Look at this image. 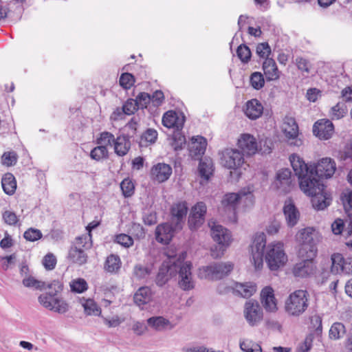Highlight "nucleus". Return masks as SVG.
I'll return each instance as SVG.
<instances>
[{"label": "nucleus", "mask_w": 352, "mask_h": 352, "mask_svg": "<svg viewBox=\"0 0 352 352\" xmlns=\"http://www.w3.org/2000/svg\"><path fill=\"white\" fill-rule=\"evenodd\" d=\"M289 161L299 182L309 178L313 182L318 180L320 183H323V179L331 178L336 170V164L330 157H323L317 164L309 165L300 156L292 154Z\"/></svg>", "instance_id": "f257e3e1"}, {"label": "nucleus", "mask_w": 352, "mask_h": 352, "mask_svg": "<svg viewBox=\"0 0 352 352\" xmlns=\"http://www.w3.org/2000/svg\"><path fill=\"white\" fill-rule=\"evenodd\" d=\"M191 268L190 263H184L179 260L177 261H164L159 268L155 282L158 287H162L171 278L178 275V284L180 288L184 291H189L195 287Z\"/></svg>", "instance_id": "f03ea898"}, {"label": "nucleus", "mask_w": 352, "mask_h": 352, "mask_svg": "<svg viewBox=\"0 0 352 352\" xmlns=\"http://www.w3.org/2000/svg\"><path fill=\"white\" fill-rule=\"evenodd\" d=\"M300 190L307 195L311 197L313 207L317 210H322L329 206L331 202V195L324 190V185L318 180L314 183L310 179H302L299 182Z\"/></svg>", "instance_id": "7ed1b4c3"}, {"label": "nucleus", "mask_w": 352, "mask_h": 352, "mask_svg": "<svg viewBox=\"0 0 352 352\" xmlns=\"http://www.w3.org/2000/svg\"><path fill=\"white\" fill-rule=\"evenodd\" d=\"M296 241L299 245V257H316L317 254L316 245L319 241L318 233L313 228L301 229L296 235Z\"/></svg>", "instance_id": "20e7f679"}, {"label": "nucleus", "mask_w": 352, "mask_h": 352, "mask_svg": "<svg viewBox=\"0 0 352 352\" xmlns=\"http://www.w3.org/2000/svg\"><path fill=\"white\" fill-rule=\"evenodd\" d=\"M221 163L224 167L233 170L230 174L231 179L239 181L242 175L241 167L244 163L243 153L236 148H226L221 153Z\"/></svg>", "instance_id": "39448f33"}, {"label": "nucleus", "mask_w": 352, "mask_h": 352, "mask_svg": "<svg viewBox=\"0 0 352 352\" xmlns=\"http://www.w3.org/2000/svg\"><path fill=\"white\" fill-rule=\"evenodd\" d=\"M309 296L307 290L298 289L292 292L285 301V311L290 316H300L309 306Z\"/></svg>", "instance_id": "423d86ee"}, {"label": "nucleus", "mask_w": 352, "mask_h": 352, "mask_svg": "<svg viewBox=\"0 0 352 352\" xmlns=\"http://www.w3.org/2000/svg\"><path fill=\"white\" fill-rule=\"evenodd\" d=\"M211 236L217 243L211 248V256L214 258L221 257L231 241L230 231L221 225H214L211 228Z\"/></svg>", "instance_id": "0eeeda50"}, {"label": "nucleus", "mask_w": 352, "mask_h": 352, "mask_svg": "<svg viewBox=\"0 0 352 352\" xmlns=\"http://www.w3.org/2000/svg\"><path fill=\"white\" fill-rule=\"evenodd\" d=\"M265 260L272 271L279 269L287 261V256L283 250L282 243L269 244L266 248Z\"/></svg>", "instance_id": "6e6552de"}, {"label": "nucleus", "mask_w": 352, "mask_h": 352, "mask_svg": "<svg viewBox=\"0 0 352 352\" xmlns=\"http://www.w3.org/2000/svg\"><path fill=\"white\" fill-rule=\"evenodd\" d=\"M232 270L233 265L231 263H213L200 268L199 276L201 278L217 280L227 276Z\"/></svg>", "instance_id": "1a4fd4ad"}, {"label": "nucleus", "mask_w": 352, "mask_h": 352, "mask_svg": "<svg viewBox=\"0 0 352 352\" xmlns=\"http://www.w3.org/2000/svg\"><path fill=\"white\" fill-rule=\"evenodd\" d=\"M207 207L204 202L199 201L193 206L188 217V226L190 230L199 229L205 222Z\"/></svg>", "instance_id": "9d476101"}, {"label": "nucleus", "mask_w": 352, "mask_h": 352, "mask_svg": "<svg viewBox=\"0 0 352 352\" xmlns=\"http://www.w3.org/2000/svg\"><path fill=\"white\" fill-rule=\"evenodd\" d=\"M243 314L248 323L252 326H256L263 318V309L256 300H247L244 305Z\"/></svg>", "instance_id": "9b49d317"}, {"label": "nucleus", "mask_w": 352, "mask_h": 352, "mask_svg": "<svg viewBox=\"0 0 352 352\" xmlns=\"http://www.w3.org/2000/svg\"><path fill=\"white\" fill-rule=\"evenodd\" d=\"M188 211L186 201L174 203L170 208V221L177 230H182Z\"/></svg>", "instance_id": "f8f14e48"}, {"label": "nucleus", "mask_w": 352, "mask_h": 352, "mask_svg": "<svg viewBox=\"0 0 352 352\" xmlns=\"http://www.w3.org/2000/svg\"><path fill=\"white\" fill-rule=\"evenodd\" d=\"M282 131L290 146L299 147L302 144V140L298 138V126L294 118L287 116L285 118Z\"/></svg>", "instance_id": "ddd939ff"}, {"label": "nucleus", "mask_w": 352, "mask_h": 352, "mask_svg": "<svg viewBox=\"0 0 352 352\" xmlns=\"http://www.w3.org/2000/svg\"><path fill=\"white\" fill-rule=\"evenodd\" d=\"M54 296H50L49 292L45 294H41L38 296V302L44 307L53 310L59 314H64L69 309L68 304L62 298H55L52 300Z\"/></svg>", "instance_id": "4468645a"}, {"label": "nucleus", "mask_w": 352, "mask_h": 352, "mask_svg": "<svg viewBox=\"0 0 352 352\" xmlns=\"http://www.w3.org/2000/svg\"><path fill=\"white\" fill-rule=\"evenodd\" d=\"M302 260L297 263L293 267L292 272L294 276L305 278L314 274L316 270L314 262L315 257H300Z\"/></svg>", "instance_id": "2eb2a0df"}, {"label": "nucleus", "mask_w": 352, "mask_h": 352, "mask_svg": "<svg viewBox=\"0 0 352 352\" xmlns=\"http://www.w3.org/2000/svg\"><path fill=\"white\" fill-rule=\"evenodd\" d=\"M181 230L175 228V224L171 222L159 224L155 228V239L157 242L168 245L172 240L175 233Z\"/></svg>", "instance_id": "dca6fc26"}, {"label": "nucleus", "mask_w": 352, "mask_h": 352, "mask_svg": "<svg viewBox=\"0 0 352 352\" xmlns=\"http://www.w3.org/2000/svg\"><path fill=\"white\" fill-rule=\"evenodd\" d=\"M334 132V126L331 121L321 119L316 122L313 126V133L320 140H329Z\"/></svg>", "instance_id": "f3484780"}, {"label": "nucleus", "mask_w": 352, "mask_h": 352, "mask_svg": "<svg viewBox=\"0 0 352 352\" xmlns=\"http://www.w3.org/2000/svg\"><path fill=\"white\" fill-rule=\"evenodd\" d=\"M283 212L289 227H294L300 219V212L292 199L285 201Z\"/></svg>", "instance_id": "a211bd4d"}, {"label": "nucleus", "mask_w": 352, "mask_h": 352, "mask_svg": "<svg viewBox=\"0 0 352 352\" xmlns=\"http://www.w3.org/2000/svg\"><path fill=\"white\" fill-rule=\"evenodd\" d=\"M238 146L244 155H252L258 151L256 140L250 134H243L238 140Z\"/></svg>", "instance_id": "6ab92c4d"}, {"label": "nucleus", "mask_w": 352, "mask_h": 352, "mask_svg": "<svg viewBox=\"0 0 352 352\" xmlns=\"http://www.w3.org/2000/svg\"><path fill=\"white\" fill-rule=\"evenodd\" d=\"M172 174V168L165 163H158L153 166L151 170L152 178L160 183L168 180Z\"/></svg>", "instance_id": "aec40b11"}, {"label": "nucleus", "mask_w": 352, "mask_h": 352, "mask_svg": "<svg viewBox=\"0 0 352 352\" xmlns=\"http://www.w3.org/2000/svg\"><path fill=\"white\" fill-rule=\"evenodd\" d=\"M261 300L267 311L274 312L277 310L276 300L271 287H265L261 290Z\"/></svg>", "instance_id": "412c9836"}, {"label": "nucleus", "mask_w": 352, "mask_h": 352, "mask_svg": "<svg viewBox=\"0 0 352 352\" xmlns=\"http://www.w3.org/2000/svg\"><path fill=\"white\" fill-rule=\"evenodd\" d=\"M262 68L267 81H275L279 79L281 72L273 58L265 59Z\"/></svg>", "instance_id": "4be33fe9"}, {"label": "nucleus", "mask_w": 352, "mask_h": 352, "mask_svg": "<svg viewBox=\"0 0 352 352\" xmlns=\"http://www.w3.org/2000/svg\"><path fill=\"white\" fill-rule=\"evenodd\" d=\"M234 295L244 298H248L256 292V285L252 282L243 283L235 282L234 283Z\"/></svg>", "instance_id": "5701e85b"}, {"label": "nucleus", "mask_w": 352, "mask_h": 352, "mask_svg": "<svg viewBox=\"0 0 352 352\" xmlns=\"http://www.w3.org/2000/svg\"><path fill=\"white\" fill-rule=\"evenodd\" d=\"M263 107L257 99H252L247 102L245 114L251 120L258 118L263 113Z\"/></svg>", "instance_id": "b1692460"}, {"label": "nucleus", "mask_w": 352, "mask_h": 352, "mask_svg": "<svg viewBox=\"0 0 352 352\" xmlns=\"http://www.w3.org/2000/svg\"><path fill=\"white\" fill-rule=\"evenodd\" d=\"M291 175L292 173L288 168L279 170L276 174V187L282 188L284 192L289 190L292 184Z\"/></svg>", "instance_id": "393cba45"}, {"label": "nucleus", "mask_w": 352, "mask_h": 352, "mask_svg": "<svg viewBox=\"0 0 352 352\" xmlns=\"http://www.w3.org/2000/svg\"><path fill=\"white\" fill-rule=\"evenodd\" d=\"M129 134L119 135L114 144L115 153L118 156H124L131 148Z\"/></svg>", "instance_id": "a878e982"}, {"label": "nucleus", "mask_w": 352, "mask_h": 352, "mask_svg": "<svg viewBox=\"0 0 352 352\" xmlns=\"http://www.w3.org/2000/svg\"><path fill=\"white\" fill-rule=\"evenodd\" d=\"M157 131L154 129H147L140 137L135 140L140 148L153 144L157 139Z\"/></svg>", "instance_id": "bb28decb"}, {"label": "nucleus", "mask_w": 352, "mask_h": 352, "mask_svg": "<svg viewBox=\"0 0 352 352\" xmlns=\"http://www.w3.org/2000/svg\"><path fill=\"white\" fill-rule=\"evenodd\" d=\"M68 258L73 263L81 265L87 262V255L81 247H77L74 245L69 250Z\"/></svg>", "instance_id": "cd10ccee"}, {"label": "nucleus", "mask_w": 352, "mask_h": 352, "mask_svg": "<svg viewBox=\"0 0 352 352\" xmlns=\"http://www.w3.org/2000/svg\"><path fill=\"white\" fill-rule=\"evenodd\" d=\"M152 297L151 289L146 286L138 289L133 296L134 302L138 305H144L150 302Z\"/></svg>", "instance_id": "c85d7f7f"}, {"label": "nucleus", "mask_w": 352, "mask_h": 352, "mask_svg": "<svg viewBox=\"0 0 352 352\" xmlns=\"http://www.w3.org/2000/svg\"><path fill=\"white\" fill-rule=\"evenodd\" d=\"M1 184L6 194L8 195L14 194L16 189V181L12 173H8L4 175L1 179Z\"/></svg>", "instance_id": "c756f323"}, {"label": "nucleus", "mask_w": 352, "mask_h": 352, "mask_svg": "<svg viewBox=\"0 0 352 352\" xmlns=\"http://www.w3.org/2000/svg\"><path fill=\"white\" fill-rule=\"evenodd\" d=\"M191 144L190 151L194 155L199 156L204 154L207 146V141L205 138L202 136L193 137Z\"/></svg>", "instance_id": "7c9ffc66"}, {"label": "nucleus", "mask_w": 352, "mask_h": 352, "mask_svg": "<svg viewBox=\"0 0 352 352\" xmlns=\"http://www.w3.org/2000/svg\"><path fill=\"white\" fill-rule=\"evenodd\" d=\"M153 272V265L136 264L133 270V275L138 280L146 279Z\"/></svg>", "instance_id": "2f4dec72"}, {"label": "nucleus", "mask_w": 352, "mask_h": 352, "mask_svg": "<svg viewBox=\"0 0 352 352\" xmlns=\"http://www.w3.org/2000/svg\"><path fill=\"white\" fill-rule=\"evenodd\" d=\"M331 272L333 274H343L344 257L340 253H334L331 255Z\"/></svg>", "instance_id": "473e14b6"}, {"label": "nucleus", "mask_w": 352, "mask_h": 352, "mask_svg": "<svg viewBox=\"0 0 352 352\" xmlns=\"http://www.w3.org/2000/svg\"><path fill=\"white\" fill-rule=\"evenodd\" d=\"M121 267V261L119 256L116 254H111L107 256L104 268V270L111 273L118 272Z\"/></svg>", "instance_id": "72a5a7b5"}, {"label": "nucleus", "mask_w": 352, "mask_h": 352, "mask_svg": "<svg viewBox=\"0 0 352 352\" xmlns=\"http://www.w3.org/2000/svg\"><path fill=\"white\" fill-rule=\"evenodd\" d=\"M346 333L345 326L342 322H334L330 329L329 336L330 339L337 340Z\"/></svg>", "instance_id": "f704fd0d"}, {"label": "nucleus", "mask_w": 352, "mask_h": 352, "mask_svg": "<svg viewBox=\"0 0 352 352\" xmlns=\"http://www.w3.org/2000/svg\"><path fill=\"white\" fill-rule=\"evenodd\" d=\"M212 162L207 159L201 160L199 164L198 171L201 177L208 180L212 173Z\"/></svg>", "instance_id": "c9c22d12"}, {"label": "nucleus", "mask_w": 352, "mask_h": 352, "mask_svg": "<svg viewBox=\"0 0 352 352\" xmlns=\"http://www.w3.org/2000/svg\"><path fill=\"white\" fill-rule=\"evenodd\" d=\"M267 246L266 239L265 235L263 234L255 238L252 247V254H265Z\"/></svg>", "instance_id": "e433bc0d"}, {"label": "nucleus", "mask_w": 352, "mask_h": 352, "mask_svg": "<svg viewBox=\"0 0 352 352\" xmlns=\"http://www.w3.org/2000/svg\"><path fill=\"white\" fill-rule=\"evenodd\" d=\"M90 157L91 159L100 161L102 159H107L109 157V153L107 148L104 145H99L94 147L90 152Z\"/></svg>", "instance_id": "4c0bfd02"}, {"label": "nucleus", "mask_w": 352, "mask_h": 352, "mask_svg": "<svg viewBox=\"0 0 352 352\" xmlns=\"http://www.w3.org/2000/svg\"><path fill=\"white\" fill-rule=\"evenodd\" d=\"M236 54L240 60L244 64L248 63L252 56L250 47L245 43H242L238 46Z\"/></svg>", "instance_id": "58836bf2"}, {"label": "nucleus", "mask_w": 352, "mask_h": 352, "mask_svg": "<svg viewBox=\"0 0 352 352\" xmlns=\"http://www.w3.org/2000/svg\"><path fill=\"white\" fill-rule=\"evenodd\" d=\"M251 86L256 90H260L265 85L263 75L259 72H253L250 78Z\"/></svg>", "instance_id": "ea45409f"}, {"label": "nucleus", "mask_w": 352, "mask_h": 352, "mask_svg": "<svg viewBox=\"0 0 352 352\" xmlns=\"http://www.w3.org/2000/svg\"><path fill=\"white\" fill-rule=\"evenodd\" d=\"M116 139H115L114 135L108 131H103L100 133L99 138L96 140V143L99 145H104L107 148V146L114 145Z\"/></svg>", "instance_id": "a19ab883"}, {"label": "nucleus", "mask_w": 352, "mask_h": 352, "mask_svg": "<svg viewBox=\"0 0 352 352\" xmlns=\"http://www.w3.org/2000/svg\"><path fill=\"white\" fill-rule=\"evenodd\" d=\"M120 188L124 197H131L135 192V186L133 182L129 177L122 180L120 184Z\"/></svg>", "instance_id": "79ce46f5"}, {"label": "nucleus", "mask_w": 352, "mask_h": 352, "mask_svg": "<svg viewBox=\"0 0 352 352\" xmlns=\"http://www.w3.org/2000/svg\"><path fill=\"white\" fill-rule=\"evenodd\" d=\"M332 119L339 120L347 113V108L344 102H338L331 109Z\"/></svg>", "instance_id": "37998d69"}, {"label": "nucleus", "mask_w": 352, "mask_h": 352, "mask_svg": "<svg viewBox=\"0 0 352 352\" xmlns=\"http://www.w3.org/2000/svg\"><path fill=\"white\" fill-rule=\"evenodd\" d=\"M147 323L150 327L160 330L169 324V320L162 316H157L149 318Z\"/></svg>", "instance_id": "c03bdc74"}, {"label": "nucleus", "mask_w": 352, "mask_h": 352, "mask_svg": "<svg viewBox=\"0 0 352 352\" xmlns=\"http://www.w3.org/2000/svg\"><path fill=\"white\" fill-rule=\"evenodd\" d=\"M135 82V77L133 74L125 72L121 74L119 80L120 85L124 89H130Z\"/></svg>", "instance_id": "a18cd8bd"}, {"label": "nucleus", "mask_w": 352, "mask_h": 352, "mask_svg": "<svg viewBox=\"0 0 352 352\" xmlns=\"http://www.w3.org/2000/svg\"><path fill=\"white\" fill-rule=\"evenodd\" d=\"M176 115L177 112L175 111L170 110L166 111L162 117L163 125L168 129L174 127V125H175Z\"/></svg>", "instance_id": "49530a36"}, {"label": "nucleus", "mask_w": 352, "mask_h": 352, "mask_svg": "<svg viewBox=\"0 0 352 352\" xmlns=\"http://www.w3.org/2000/svg\"><path fill=\"white\" fill-rule=\"evenodd\" d=\"M23 284L26 287H34L36 289L42 290L45 288V283L38 280L32 276H28L23 280Z\"/></svg>", "instance_id": "de8ad7c7"}, {"label": "nucleus", "mask_w": 352, "mask_h": 352, "mask_svg": "<svg viewBox=\"0 0 352 352\" xmlns=\"http://www.w3.org/2000/svg\"><path fill=\"white\" fill-rule=\"evenodd\" d=\"M138 109L147 108L148 104L151 102V95L146 92H140L135 98Z\"/></svg>", "instance_id": "09e8293b"}, {"label": "nucleus", "mask_w": 352, "mask_h": 352, "mask_svg": "<svg viewBox=\"0 0 352 352\" xmlns=\"http://www.w3.org/2000/svg\"><path fill=\"white\" fill-rule=\"evenodd\" d=\"M18 160V155L14 151L5 152L1 157L2 164L7 166H14Z\"/></svg>", "instance_id": "8fccbe9b"}, {"label": "nucleus", "mask_w": 352, "mask_h": 352, "mask_svg": "<svg viewBox=\"0 0 352 352\" xmlns=\"http://www.w3.org/2000/svg\"><path fill=\"white\" fill-rule=\"evenodd\" d=\"M186 143V137L180 133L174 135L171 146L175 151L182 150Z\"/></svg>", "instance_id": "3c124183"}, {"label": "nucleus", "mask_w": 352, "mask_h": 352, "mask_svg": "<svg viewBox=\"0 0 352 352\" xmlns=\"http://www.w3.org/2000/svg\"><path fill=\"white\" fill-rule=\"evenodd\" d=\"M114 241L126 248H129L133 245V238L126 234H120L116 235Z\"/></svg>", "instance_id": "603ef678"}, {"label": "nucleus", "mask_w": 352, "mask_h": 352, "mask_svg": "<svg viewBox=\"0 0 352 352\" xmlns=\"http://www.w3.org/2000/svg\"><path fill=\"white\" fill-rule=\"evenodd\" d=\"M45 288L50 289L49 292L50 296H56L63 289V283L58 280H54L52 283L45 285Z\"/></svg>", "instance_id": "864d4df0"}, {"label": "nucleus", "mask_w": 352, "mask_h": 352, "mask_svg": "<svg viewBox=\"0 0 352 352\" xmlns=\"http://www.w3.org/2000/svg\"><path fill=\"white\" fill-rule=\"evenodd\" d=\"M71 289L72 292L80 294L85 292L87 288V283L83 278H78L74 280L70 284Z\"/></svg>", "instance_id": "5fc2aeb1"}, {"label": "nucleus", "mask_w": 352, "mask_h": 352, "mask_svg": "<svg viewBox=\"0 0 352 352\" xmlns=\"http://www.w3.org/2000/svg\"><path fill=\"white\" fill-rule=\"evenodd\" d=\"M256 52L259 57L265 59L270 58L269 56L272 52L271 47L267 42L258 43Z\"/></svg>", "instance_id": "6e6d98bb"}, {"label": "nucleus", "mask_w": 352, "mask_h": 352, "mask_svg": "<svg viewBox=\"0 0 352 352\" xmlns=\"http://www.w3.org/2000/svg\"><path fill=\"white\" fill-rule=\"evenodd\" d=\"M139 109L135 99L129 98L122 105V111L125 115H132Z\"/></svg>", "instance_id": "4d7b16f0"}, {"label": "nucleus", "mask_w": 352, "mask_h": 352, "mask_svg": "<svg viewBox=\"0 0 352 352\" xmlns=\"http://www.w3.org/2000/svg\"><path fill=\"white\" fill-rule=\"evenodd\" d=\"M41 232L36 228H30L28 229L23 234V237L29 241H36L42 237Z\"/></svg>", "instance_id": "13d9d810"}, {"label": "nucleus", "mask_w": 352, "mask_h": 352, "mask_svg": "<svg viewBox=\"0 0 352 352\" xmlns=\"http://www.w3.org/2000/svg\"><path fill=\"white\" fill-rule=\"evenodd\" d=\"M240 196L236 193L226 194L222 200V204L225 206L234 207L239 201Z\"/></svg>", "instance_id": "bf43d9fd"}, {"label": "nucleus", "mask_w": 352, "mask_h": 352, "mask_svg": "<svg viewBox=\"0 0 352 352\" xmlns=\"http://www.w3.org/2000/svg\"><path fill=\"white\" fill-rule=\"evenodd\" d=\"M43 264L47 270H52L56 265V258L52 253L46 254L43 259Z\"/></svg>", "instance_id": "052dcab7"}, {"label": "nucleus", "mask_w": 352, "mask_h": 352, "mask_svg": "<svg viewBox=\"0 0 352 352\" xmlns=\"http://www.w3.org/2000/svg\"><path fill=\"white\" fill-rule=\"evenodd\" d=\"M338 158L340 161L346 162L352 160V145H347L342 151L338 153Z\"/></svg>", "instance_id": "680f3d73"}, {"label": "nucleus", "mask_w": 352, "mask_h": 352, "mask_svg": "<svg viewBox=\"0 0 352 352\" xmlns=\"http://www.w3.org/2000/svg\"><path fill=\"white\" fill-rule=\"evenodd\" d=\"M4 222L10 226H15L18 222L16 214L12 211L6 210L3 213Z\"/></svg>", "instance_id": "e2e57ef3"}, {"label": "nucleus", "mask_w": 352, "mask_h": 352, "mask_svg": "<svg viewBox=\"0 0 352 352\" xmlns=\"http://www.w3.org/2000/svg\"><path fill=\"white\" fill-rule=\"evenodd\" d=\"M84 309L87 315H98L99 312L97 305L91 300H87L84 305Z\"/></svg>", "instance_id": "0e129e2a"}, {"label": "nucleus", "mask_w": 352, "mask_h": 352, "mask_svg": "<svg viewBox=\"0 0 352 352\" xmlns=\"http://www.w3.org/2000/svg\"><path fill=\"white\" fill-rule=\"evenodd\" d=\"M143 222L146 226H153L157 223V214L154 211L144 212L142 217Z\"/></svg>", "instance_id": "69168bd1"}, {"label": "nucleus", "mask_w": 352, "mask_h": 352, "mask_svg": "<svg viewBox=\"0 0 352 352\" xmlns=\"http://www.w3.org/2000/svg\"><path fill=\"white\" fill-rule=\"evenodd\" d=\"M322 317L319 315H314L311 318V324L316 328V333L321 335L322 331Z\"/></svg>", "instance_id": "338daca9"}, {"label": "nucleus", "mask_w": 352, "mask_h": 352, "mask_svg": "<svg viewBox=\"0 0 352 352\" xmlns=\"http://www.w3.org/2000/svg\"><path fill=\"white\" fill-rule=\"evenodd\" d=\"M131 230L133 234L139 239H144L146 236L145 229L140 223H133Z\"/></svg>", "instance_id": "774afa93"}]
</instances>
